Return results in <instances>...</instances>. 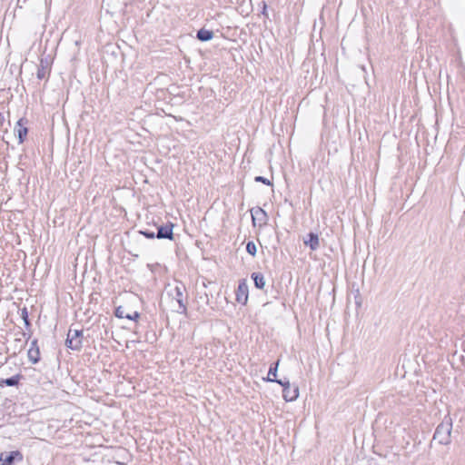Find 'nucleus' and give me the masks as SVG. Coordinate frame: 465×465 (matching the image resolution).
I'll return each instance as SVG.
<instances>
[{"instance_id": "nucleus-18", "label": "nucleus", "mask_w": 465, "mask_h": 465, "mask_svg": "<svg viewBox=\"0 0 465 465\" xmlns=\"http://www.w3.org/2000/svg\"><path fill=\"white\" fill-rule=\"evenodd\" d=\"M252 279L254 282V285L257 289H262V276L259 272H252Z\"/></svg>"}, {"instance_id": "nucleus-21", "label": "nucleus", "mask_w": 465, "mask_h": 465, "mask_svg": "<svg viewBox=\"0 0 465 465\" xmlns=\"http://www.w3.org/2000/svg\"><path fill=\"white\" fill-rule=\"evenodd\" d=\"M139 318H140V313L136 311L130 312L128 315V320H131V321L136 322Z\"/></svg>"}, {"instance_id": "nucleus-15", "label": "nucleus", "mask_w": 465, "mask_h": 465, "mask_svg": "<svg viewBox=\"0 0 465 465\" xmlns=\"http://www.w3.org/2000/svg\"><path fill=\"white\" fill-rule=\"evenodd\" d=\"M252 223H253V225L256 226L257 225V221H261V219L259 218V215H262V207H255V208H252Z\"/></svg>"}, {"instance_id": "nucleus-26", "label": "nucleus", "mask_w": 465, "mask_h": 465, "mask_svg": "<svg viewBox=\"0 0 465 465\" xmlns=\"http://www.w3.org/2000/svg\"><path fill=\"white\" fill-rule=\"evenodd\" d=\"M255 182L262 183V175L255 177Z\"/></svg>"}, {"instance_id": "nucleus-5", "label": "nucleus", "mask_w": 465, "mask_h": 465, "mask_svg": "<svg viewBox=\"0 0 465 465\" xmlns=\"http://www.w3.org/2000/svg\"><path fill=\"white\" fill-rule=\"evenodd\" d=\"M28 124V120L25 117L20 118L14 128L15 135L18 139L19 143H23L27 136L28 134V128L26 124Z\"/></svg>"}, {"instance_id": "nucleus-28", "label": "nucleus", "mask_w": 465, "mask_h": 465, "mask_svg": "<svg viewBox=\"0 0 465 465\" xmlns=\"http://www.w3.org/2000/svg\"><path fill=\"white\" fill-rule=\"evenodd\" d=\"M25 343H21V344L19 345V351H21L23 350V348L25 347Z\"/></svg>"}, {"instance_id": "nucleus-11", "label": "nucleus", "mask_w": 465, "mask_h": 465, "mask_svg": "<svg viewBox=\"0 0 465 465\" xmlns=\"http://www.w3.org/2000/svg\"><path fill=\"white\" fill-rule=\"evenodd\" d=\"M304 243L308 245L312 251H315L319 248V237L316 233L310 232L308 234V240L304 241Z\"/></svg>"}, {"instance_id": "nucleus-4", "label": "nucleus", "mask_w": 465, "mask_h": 465, "mask_svg": "<svg viewBox=\"0 0 465 465\" xmlns=\"http://www.w3.org/2000/svg\"><path fill=\"white\" fill-rule=\"evenodd\" d=\"M277 383L282 386V396L286 401H292L296 400L299 396V389L298 387L291 388L290 382L288 380H280L277 381Z\"/></svg>"}, {"instance_id": "nucleus-22", "label": "nucleus", "mask_w": 465, "mask_h": 465, "mask_svg": "<svg viewBox=\"0 0 465 465\" xmlns=\"http://www.w3.org/2000/svg\"><path fill=\"white\" fill-rule=\"evenodd\" d=\"M33 348H34L35 350V348H39V346H38V341H37V340H36V339H35V340H33V341H31V344H30V348H29V349H33Z\"/></svg>"}, {"instance_id": "nucleus-16", "label": "nucleus", "mask_w": 465, "mask_h": 465, "mask_svg": "<svg viewBox=\"0 0 465 465\" xmlns=\"http://www.w3.org/2000/svg\"><path fill=\"white\" fill-rule=\"evenodd\" d=\"M130 312H126V309L124 306H118L115 308L114 315L119 319H128V315Z\"/></svg>"}, {"instance_id": "nucleus-24", "label": "nucleus", "mask_w": 465, "mask_h": 465, "mask_svg": "<svg viewBox=\"0 0 465 465\" xmlns=\"http://www.w3.org/2000/svg\"><path fill=\"white\" fill-rule=\"evenodd\" d=\"M266 8H267V5H266V4L263 2V11H262L263 16H266V15H267V14H266Z\"/></svg>"}, {"instance_id": "nucleus-14", "label": "nucleus", "mask_w": 465, "mask_h": 465, "mask_svg": "<svg viewBox=\"0 0 465 465\" xmlns=\"http://www.w3.org/2000/svg\"><path fill=\"white\" fill-rule=\"evenodd\" d=\"M27 357H28L29 361H31L33 364L38 363L41 359L40 349L39 348H35V350L34 348L29 349L27 351Z\"/></svg>"}, {"instance_id": "nucleus-2", "label": "nucleus", "mask_w": 465, "mask_h": 465, "mask_svg": "<svg viewBox=\"0 0 465 465\" xmlns=\"http://www.w3.org/2000/svg\"><path fill=\"white\" fill-rule=\"evenodd\" d=\"M452 430L451 418L447 415L443 420L437 426L433 440L438 441L440 444L448 445L450 442V434Z\"/></svg>"}, {"instance_id": "nucleus-1", "label": "nucleus", "mask_w": 465, "mask_h": 465, "mask_svg": "<svg viewBox=\"0 0 465 465\" xmlns=\"http://www.w3.org/2000/svg\"><path fill=\"white\" fill-rule=\"evenodd\" d=\"M167 294L171 297L172 302L175 303V305H173V311L177 313L186 315L188 295L185 286L180 282L173 288L170 289Z\"/></svg>"}, {"instance_id": "nucleus-12", "label": "nucleus", "mask_w": 465, "mask_h": 465, "mask_svg": "<svg viewBox=\"0 0 465 465\" xmlns=\"http://www.w3.org/2000/svg\"><path fill=\"white\" fill-rule=\"evenodd\" d=\"M278 365H279V361H277L276 362H274L273 364L271 365L268 374H267V377L263 378V381H266L277 382L278 380L276 379V377H277Z\"/></svg>"}, {"instance_id": "nucleus-9", "label": "nucleus", "mask_w": 465, "mask_h": 465, "mask_svg": "<svg viewBox=\"0 0 465 465\" xmlns=\"http://www.w3.org/2000/svg\"><path fill=\"white\" fill-rule=\"evenodd\" d=\"M23 378H24V376L22 374H16V375H14V376L6 378V379H1L0 380V387L1 388H3L4 386L17 387Z\"/></svg>"}, {"instance_id": "nucleus-17", "label": "nucleus", "mask_w": 465, "mask_h": 465, "mask_svg": "<svg viewBox=\"0 0 465 465\" xmlns=\"http://www.w3.org/2000/svg\"><path fill=\"white\" fill-rule=\"evenodd\" d=\"M21 318L23 319L25 322V326L27 330L31 328V322L28 317V311L26 307H24L21 309Z\"/></svg>"}, {"instance_id": "nucleus-3", "label": "nucleus", "mask_w": 465, "mask_h": 465, "mask_svg": "<svg viewBox=\"0 0 465 465\" xmlns=\"http://www.w3.org/2000/svg\"><path fill=\"white\" fill-rule=\"evenodd\" d=\"M82 337L83 331L70 329L65 341L66 347L73 351H80L83 347Z\"/></svg>"}, {"instance_id": "nucleus-25", "label": "nucleus", "mask_w": 465, "mask_h": 465, "mask_svg": "<svg viewBox=\"0 0 465 465\" xmlns=\"http://www.w3.org/2000/svg\"><path fill=\"white\" fill-rule=\"evenodd\" d=\"M263 184L272 185L271 182L263 177Z\"/></svg>"}, {"instance_id": "nucleus-10", "label": "nucleus", "mask_w": 465, "mask_h": 465, "mask_svg": "<svg viewBox=\"0 0 465 465\" xmlns=\"http://www.w3.org/2000/svg\"><path fill=\"white\" fill-rule=\"evenodd\" d=\"M196 37L201 42H207L213 39V32L205 28H201L197 31Z\"/></svg>"}, {"instance_id": "nucleus-27", "label": "nucleus", "mask_w": 465, "mask_h": 465, "mask_svg": "<svg viewBox=\"0 0 465 465\" xmlns=\"http://www.w3.org/2000/svg\"><path fill=\"white\" fill-rule=\"evenodd\" d=\"M15 341L17 342V345H20L21 343H23L21 339H15Z\"/></svg>"}, {"instance_id": "nucleus-8", "label": "nucleus", "mask_w": 465, "mask_h": 465, "mask_svg": "<svg viewBox=\"0 0 465 465\" xmlns=\"http://www.w3.org/2000/svg\"><path fill=\"white\" fill-rule=\"evenodd\" d=\"M173 223L171 222L157 227L156 238L173 240Z\"/></svg>"}, {"instance_id": "nucleus-13", "label": "nucleus", "mask_w": 465, "mask_h": 465, "mask_svg": "<svg viewBox=\"0 0 465 465\" xmlns=\"http://www.w3.org/2000/svg\"><path fill=\"white\" fill-rule=\"evenodd\" d=\"M47 70H48V62L44 61V59H41L40 64L37 69V74H36L37 78L39 80L45 78V76L47 74Z\"/></svg>"}, {"instance_id": "nucleus-29", "label": "nucleus", "mask_w": 465, "mask_h": 465, "mask_svg": "<svg viewBox=\"0 0 465 465\" xmlns=\"http://www.w3.org/2000/svg\"><path fill=\"white\" fill-rule=\"evenodd\" d=\"M258 46L262 50V43H261V41L258 42Z\"/></svg>"}, {"instance_id": "nucleus-20", "label": "nucleus", "mask_w": 465, "mask_h": 465, "mask_svg": "<svg viewBox=\"0 0 465 465\" xmlns=\"http://www.w3.org/2000/svg\"><path fill=\"white\" fill-rule=\"evenodd\" d=\"M141 234H143L147 239H154L156 238V233L154 232L149 231V230H141L139 232Z\"/></svg>"}, {"instance_id": "nucleus-30", "label": "nucleus", "mask_w": 465, "mask_h": 465, "mask_svg": "<svg viewBox=\"0 0 465 465\" xmlns=\"http://www.w3.org/2000/svg\"><path fill=\"white\" fill-rule=\"evenodd\" d=\"M263 217H267L265 211L262 212Z\"/></svg>"}, {"instance_id": "nucleus-7", "label": "nucleus", "mask_w": 465, "mask_h": 465, "mask_svg": "<svg viewBox=\"0 0 465 465\" xmlns=\"http://www.w3.org/2000/svg\"><path fill=\"white\" fill-rule=\"evenodd\" d=\"M235 294H236V301L239 303L246 304L247 300H248L249 290H248V285H247L245 279H242L239 281L238 288L235 292Z\"/></svg>"}, {"instance_id": "nucleus-23", "label": "nucleus", "mask_w": 465, "mask_h": 465, "mask_svg": "<svg viewBox=\"0 0 465 465\" xmlns=\"http://www.w3.org/2000/svg\"><path fill=\"white\" fill-rule=\"evenodd\" d=\"M22 335H23L24 337H26V339H27V340H28V339H30V337H31V333H30V332H25V331H23V332H22Z\"/></svg>"}, {"instance_id": "nucleus-19", "label": "nucleus", "mask_w": 465, "mask_h": 465, "mask_svg": "<svg viewBox=\"0 0 465 465\" xmlns=\"http://www.w3.org/2000/svg\"><path fill=\"white\" fill-rule=\"evenodd\" d=\"M246 251L249 254L254 256L257 252L255 243L253 242H248L246 244Z\"/></svg>"}, {"instance_id": "nucleus-6", "label": "nucleus", "mask_w": 465, "mask_h": 465, "mask_svg": "<svg viewBox=\"0 0 465 465\" xmlns=\"http://www.w3.org/2000/svg\"><path fill=\"white\" fill-rule=\"evenodd\" d=\"M23 455L19 450H13L0 454V465H14L15 461H21Z\"/></svg>"}]
</instances>
